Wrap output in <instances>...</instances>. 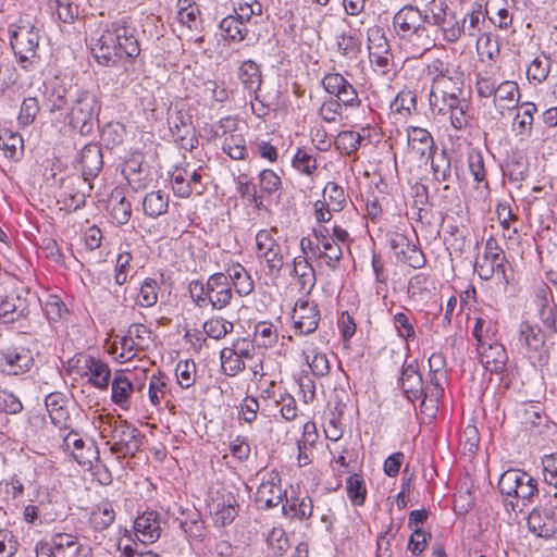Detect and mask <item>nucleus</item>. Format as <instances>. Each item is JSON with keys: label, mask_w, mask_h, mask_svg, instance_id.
I'll return each mask as SVG.
<instances>
[{"label": "nucleus", "mask_w": 557, "mask_h": 557, "mask_svg": "<svg viewBox=\"0 0 557 557\" xmlns=\"http://www.w3.org/2000/svg\"><path fill=\"white\" fill-rule=\"evenodd\" d=\"M79 161L85 180L97 176L103 165L100 146L97 144L85 145L81 151Z\"/></svg>", "instance_id": "nucleus-24"}, {"label": "nucleus", "mask_w": 557, "mask_h": 557, "mask_svg": "<svg viewBox=\"0 0 557 557\" xmlns=\"http://www.w3.org/2000/svg\"><path fill=\"white\" fill-rule=\"evenodd\" d=\"M50 8L63 23L71 24L78 17V7L71 0H50Z\"/></svg>", "instance_id": "nucleus-52"}, {"label": "nucleus", "mask_w": 557, "mask_h": 557, "mask_svg": "<svg viewBox=\"0 0 557 557\" xmlns=\"http://www.w3.org/2000/svg\"><path fill=\"white\" fill-rule=\"evenodd\" d=\"M0 149L8 159L17 160L23 153V138L10 129L0 132Z\"/></svg>", "instance_id": "nucleus-37"}, {"label": "nucleus", "mask_w": 557, "mask_h": 557, "mask_svg": "<svg viewBox=\"0 0 557 557\" xmlns=\"http://www.w3.org/2000/svg\"><path fill=\"white\" fill-rule=\"evenodd\" d=\"M321 84L326 92L337 99L350 83L339 73H330L322 78Z\"/></svg>", "instance_id": "nucleus-64"}, {"label": "nucleus", "mask_w": 557, "mask_h": 557, "mask_svg": "<svg viewBox=\"0 0 557 557\" xmlns=\"http://www.w3.org/2000/svg\"><path fill=\"white\" fill-rule=\"evenodd\" d=\"M33 357L25 348H12L0 351V371L8 375L25 373L33 366Z\"/></svg>", "instance_id": "nucleus-15"}, {"label": "nucleus", "mask_w": 557, "mask_h": 557, "mask_svg": "<svg viewBox=\"0 0 557 557\" xmlns=\"http://www.w3.org/2000/svg\"><path fill=\"white\" fill-rule=\"evenodd\" d=\"M539 483L531 474L519 469L505 471L498 481V490L503 496L507 512H523L533 504L539 495Z\"/></svg>", "instance_id": "nucleus-2"}, {"label": "nucleus", "mask_w": 557, "mask_h": 557, "mask_svg": "<svg viewBox=\"0 0 557 557\" xmlns=\"http://www.w3.org/2000/svg\"><path fill=\"white\" fill-rule=\"evenodd\" d=\"M45 405L51 422L60 430L71 428V414L67 409V398L59 392L50 393L45 398Z\"/></svg>", "instance_id": "nucleus-18"}, {"label": "nucleus", "mask_w": 557, "mask_h": 557, "mask_svg": "<svg viewBox=\"0 0 557 557\" xmlns=\"http://www.w3.org/2000/svg\"><path fill=\"white\" fill-rule=\"evenodd\" d=\"M196 372V364L194 361L181 360L176 364L175 374L177 382L182 388H189L195 383L194 374Z\"/></svg>", "instance_id": "nucleus-63"}, {"label": "nucleus", "mask_w": 557, "mask_h": 557, "mask_svg": "<svg viewBox=\"0 0 557 557\" xmlns=\"http://www.w3.org/2000/svg\"><path fill=\"white\" fill-rule=\"evenodd\" d=\"M225 40H230L233 42H240L243 41L247 34L248 29L247 26L238 20V17H235L234 15H227L225 16L219 25Z\"/></svg>", "instance_id": "nucleus-36"}, {"label": "nucleus", "mask_w": 557, "mask_h": 557, "mask_svg": "<svg viewBox=\"0 0 557 557\" xmlns=\"http://www.w3.org/2000/svg\"><path fill=\"white\" fill-rule=\"evenodd\" d=\"M222 149L233 160H244L247 156L246 141L240 134L226 136Z\"/></svg>", "instance_id": "nucleus-47"}, {"label": "nucleus", "mask_w": 557, "mask_h": 557, "mask_svg": "<svg viewBox=\"0 0 557 557\" xmlns=\"http://www.w3.org/2000/svg\"><path fill=\"white\" fill-rule=\"evenodd\" d=\"M438 114H447L450 113V122L454 128L462 129L469 123L468 116V103L466 100L458 101L457 104L450 107H440L436 110Z\"/></svg>", "instance_id": "nucleus-42"}, {"label": "nucleus", "mask_w": 557, "mask_h": 557, "mask_svg": "<svg viewBox=\"0 0 557 557\" xmlns=\"http://www.w3.org/2000/svg\"><path fill=\"white\" fill-rule=\"evenodd\" d=\"M159 284L154 278L147 277L140 287L137 302L140 307H152L158 301Z\"/></svg>", "instance_id": "nucleus-58"}, {"label": "nucleus", "mask_w": 557, "mask_h": 557, "mask_svg": "<svg viewBox=\"0 0 557 557\" xmlns=\"http://www.w3.org/2000/svg\"><path fill=\"white\" fill-rule=\"evenodd\" d=\"M463 34L462 39L467 40V44L476 42V38L483 34V27L485 24V17L482 11H472L462 16Z\"/></svg>", "instance_id": "nucleus-33"}, {"label": "nucleus", "mask_w": 557, "mask_h": 557, "mask_svg": "<svg viewBox=\"0 0 557 557\" xmlns=\"http://www.w3.org/2000/svg\"><path fill=\"white\" fill-rule=\"evenodd\" d=\"M125 128L119 122H110L101 131V138L107 147H115L123 143Z\"/></svg>", "instance_id": "nucleus-60"}, {"label": "nucleus", "mask_w": 557, "mask_h": 557, "mask_svg": "<svg viewBox=\"0 0 557 557\" xmlns=\"http://www.w3.org/2000/svg\"><path fill=\"white\" fill-rule=\"evenodd\" d=\"M267 544L274 557H282L289 548V542L282 528H273L267 537Z\"/></svg>", "instance_id": "nucleus-50"}, {"label": "nucleus", "mask_w": 557, "mask_h": 557, "mask_svg": "<svg viewBox=\"0 0 557 557\" xmlns=\"http://www.w3.org/2000/svg\"><path fill=\"white\" fill-rule=\"evenodd\" d=\"M136 533L143 536V542L153 543L161 534L159 522L157 521V513L153 511L145 512L143 516L137 517L134 522Z\"/></svg>", "instance_id": "nucleus-28"}, {"label": "nucleus", "mask_w": 557, "mask_h": 557, "mask_svg": "<svg viewBox=\"0 0 557 557\" xmlns=\"http://www.w3.org/2000/svg\"><path fill=\"white\" fill-rule=\"evenodd\" d=\"M519 96L517 83L505 81L497 85L494 95V102L500 112L511 110L518 107Z\"/></svg>", "instance_id": "nucleus-26"}, {"label": "nucleus", "mask_w": 557, "mask_h": 557, "mask_svg": "<svg viewBox=\"0 0 557 557\" xmlns=\"http://www.w3.org/2000/svg\"><path fill=\"white\" fill-rule=\"evenodd\" d=\"M536 112L534 103L525 102L518 108V112L512 122V132L516 135L525 137L531 135L533 125V114Z\"/></svg>", "instance_id": "nucleus-31"}, {"label": "nucleus", "mask_w": 557, "mask_h": 557, "mask_svg": "<svg viewBox=\"0 0 557 557\" xmlns=\"http://www.w3.org/2000/svg\"><path fill=\"white\" fill-rule=\"evenodd\" d=\"M220 359L223 372L228 376H235L245 369V363L235 352V348H223L220 352Z\"/></svg>", "instance_id": "nucleus-44"}, {"label": "nucleus", "mask_w": 557, "mask_h": 557, "mask_svg": "<svg viewBox=\"0 0 557 557\" xmlns=\"http://www.w3.org/2000/svg\"><path fill=\"white\" fill-rule=\"evenodd\" d=\"M10 40L18 63L27 67V64L37 55L39 30L32 25H18L12 32Z\"/></svg>", "instance_id": "nucleus-7"}, {"label": "nucleus", "mask_w": 557, "mask_h": 557, "mask_svg": "<svg viewBox=\"0 0 557 557\" xmlns=\"http://www.w3.org/2000/svg\"><path fill=\"white\" fill-rule=\"evenodd\" d=\"M113 444L110 450L119 457H134L140 449L143 435L140 431L127 421L114 420L111 431Z\"/></svg>", "instance_id": "nucleus-6"}, {"label": "nucleus", "mask_w": 557, "mask_h": 557, "mask_svg": "<svg viewBox=\"0 0 557 557\" xmlns=\"http://www.w3.org/2000/svg\"><path fill=\"white\" fill-rule=\"evenodd\" d=\"M84 447L85 442L76 431L71 430L63 438V448L71 450L75 460L81 465L86 463L85 456L82 453Z\"/></svg>", "instance_id": "nucleus-61"}, {"label": "nucleus", "mask_w": 557, "mask_h": 557, "mask_svg": "<svg viewBox=\"0 0 557 557\" xmlns=\"http://www.w3.org/2000/svg\"><path fill=\"white\" fill-rule=\"evenodd\" d=\"M362 141L363 137L359 133L344 131L337 135L335 146L342 153L350 156L359 149Z\"/></svg>", "instance_id": "nucleus-43"}, {"label": "nucleus", "mask_w": 557, "mask_h": 557, "mask_svg": "<svg viewBox=\"0 0 557 557\" xmlns=\"http://www.w3.org/2000/svg\"><path fill=\"white\" fill-rule=\"evenodd\" d=\"M315 253L319 258L325 261V264L332 270L336 271L339 268V262L343 258V250L338 243L334 239L315 245Z\"/></svg>", "instance_id": "nucleus-38"}, {"label": "nucleus", "mask_w": 557, "mask_h": 557, "mask_svg": "<svg viewBox=\"0 0 557 557\" xmlns=\"http://www.w3.org/2000/svg\"><path fill=\"white\" fill-rule=\"evenodd\" d=\"M475 46L478 52L482 55H486L490 60H494L499 54L498 39L491 33H483L478 37Z\"/></svg>", "instance_id": "nucleus-59"}, {"label": "nucleus", "mask_w": 557, "mask_h": 557, "mask_svg": "<svg viewBox=\"0 0 557 557\" xmlns=\"http://www.w3.org/2000/svg\"><path fill=\"white\" fill-rule=\"evenodd\" d=\"M472 335L476 341V348L498 341V327L492 320L476 318L472 331Z\"/></svg>", "instance_id": "nucleus-35"}, {"label": "nucleus", "mask_w": 557, "mask_h": 557, "mask_svg": "<svg viewBox=\"0 0 557 557\" xmlns=\"http://www.w3.org/2000/svg\"><path fill=\"white\" fill-rule=\"evenodd\" d=\"M293 273L298 276L302 288L313 287L315 283L314 270L306 258L297 257L294 259Z\"/></svg>", "instance_id": "nucleus-55"}, {"label": "nucleus", "mask_w": 557, "mask_h": 557, "mask_svg": "<svg viewBox=\"0 0 557 557\" xmlns=\"http://www.w3.org/2000/svg\"><path fill=\"white\" fill-rule=\"evenodd\" d=\"M39 111L40 107L37 98H25L21 104L20 113L17 116L18 125L26 127L33 124Z\"/></svg>", "instance_id": "nucleus-57"}, {"label": "nucleus", "mask_w": 557, "mask_h": 557, "mask_svg": "<svg viewBox=\"0 0 557 557\" xmlns=\"http://www.w3.org/2000/svg\"><path fill=\"white\" fill-rule=\"evenodd\" d=\"M237 506L234 496L228 494L227 499H224L216 506V510L214 511L215 522L222 527L232 523L237 516Z\"/></svg>", "instance_id": "nucleus-46"}, {"label": "nucleus", "mask_w": 557, "mask_h": 557, "mask_svg": "<svg viewBox=\"0 0 557 557\" xmlns=\"http://www.w3.org/2000/svg\"><path fill=\"white\" fill-rule=\"evenodd\" d=\"M286 490L281 485V476L276 471L267 472L259 484L255 500L263 509L273 508L283 503Z\"/></svg>", "instance_id": "nucleus-11"}, {"label": "nucleus", "mask_w": 557, "mask_h": 557, "mask_svg": "<svg viewBox=\"0 0 557 557\" xmlns=\"http://www.w3.org/2000/svg\"><path fill=\"white\" fill-rule=\"evenodd\" d=\"M77 85L65 87L61 84H53L47 88L45 97V107L50 113L67 111L72 99V94L77 89Z\"/></svg>", "instance_id": "nucleus-21"}, {"label": "nucleus", "mask_w": 557, "mask_h": 557, "mask_svg": "<svg viewBox=\"0 0 557 557\" xmlns=\"http://www.w3.org/2000/svg\"><path fill=\"white\" fill-rule=\"evenodd\" d=\"M133 392V384L123 374H116L112 382V401L115 405L123 406Z\"/></svg>", "instance_id": "nucleus-45"}, {"label": "nucleus", "mask_w": 557, "mask_h": 557, "mask_svg": "<svg viewBox=\"0 0 557 557\" xmlns=\"http://www.w3.org/2000/svg\"><path fill=\"white\" fill-rule=\"evenodd\" d=\"M370 60L371 63L375 66V70L380 71L381 74H386L391 71L394 63V58L387 48L386 41L383 46H377L376 50L370 49Z\"/></svg>", "instance_id": "nucleus-48"}, {"label": "nucleus", "mask_w": 557, "mask_h": 557, "mask_svg": "<svg viewBox=\"0 0 557 557\" xmlns=\"http://www.w3.org/2000/svg\"><path fill=\"white\" fill-rule=\"evenodd\" d=\"M28 314L27 300L17 294L0 296V318L14 321Z\"/></svg>", "instance_id": "nucleus-25"}, {"label": "nucleus", "mask_w": 557, "mask_h": 557, "mask_svg": "<svg viewBox=\"0 0 557 557\" xmlns=\"http://www.w3.org/2000/svg\"><path fill=\"white\" fill-rule=\"evenodd\" d=\"M169 208V195L162 190L148 193L143 200L144 213L156 219L166 213Z\"/></svg>", "instance_id": "nucleus-32"}, {"label": "nucleus", "mask_w": 557, "mask_h": 557, "mask_svg": "<svg viewBox=\"0 0 557 557\" xmlns=\"http://www.w3.org/2000/svg\"><path fill=\"white\" fill-rule=\"evenodd\" d=\"M225 276L228 277V282L238 295L247 296L253 290V282L242 264L236 263L228 268Z\"/></svg>", "instance_id": "nucleus-30"}, {"label": "nucleus", "mask_w": 557, "mask_h": 557, "mask_svg": "<svg viewBox=\"0 0 557 557\" xmlns=\"http://www.w3.org/2000/svg\"><path fill=\"white\" fill-rule=\"evenodd\" d=\"M391 249L398 261L408 265L420 269L425 263V258L420 248L410 240L405 234L394 232L388 235Z\"/></svg>", "instance_id": "nucleus-12"}, {"label": "nucleus", "mask_w": 557, "mask_h": 557, "mask_svg": "<svg viewBox=\"0 0 557 557\" xmlns=\"http://www.w3.org/2000/svg\"><path fill=\"white\" fill-rule=\"evenodd\" d=\"M85 368L90 374L89 382L99 389H107L110 383L111 371L109 366L100 359L87 357Z\"/></svg>", "instance_id": "nucleus-29"}, {"label": "nucleus", "mask_w": 557, "mask_h": 557, "mask_svg": "<svg viewBox=\"0 0 557 557\" xmlns=\"http://www.w3.org/2000/svg\"><path fill=\"white\" fill-rule=\"evenodd\" d=\"M528 529L539 537L549 539L557 532V506L549 504L534 507L527 518Z\"/></svg>", "instance_id": "nucleus-10"}, {"label": "nucleus", "mask_w": 557, "mask_h": 557, "mask_svg": "<svg viewBox=\"0 0 557 557\" xmlns=\"http://www.w3.org/2000/svg\"><path fill=\"white\" fill-rule=\"evenodd\" d=\"M177 8L178 21L189 29L196 28L198 16L200 14L196 3H191L190 0H178Z\"/></svg>", "instance_id": "nucleus-54"}, {"label": "nucleus", "mask_w": 557, "mask_h": 557, "mask_svg": "<svg viewBox=\"0 0 557 557\" xmlns=\"http://www.w3.org/2000/svg\"><path fill=\"white\" fill-rule=\"evenodd\" d=\"M273 232L277 231L275 228L260 230L256 234V249L257 258L268 269V275L277 277L284 265V256L282 246L272 235Z\"/></svg>", "instance_id": "nucleus-4"}, {"label": "nucleus", "mask_w": 557, "mask_h": 557, "mask_svg": "<svg viewBox=\"0 0 557 557\" xmlns=\"http://www.w3.org/2000/svg\"><path fill=\"white\" fill-rule=\"evenodd\" d=\"M438 28L442 33L443 40L447 44H456L462 39V17H458L455 13L449 14V16L444 20V23L438 25Z\"/></svg>", "instance_id": "nucleus-39"}, {"label": "nucleus", "mask_w": 557, "mask_h": 557, "mask_svg": "<svg viewBox=\"0 0 557 557\" xmlns=\"http://www.w3.org/2000/svg\"><path fill=\"white\" fill-rule=\"evenodd\" d=\"M238 78L249 92H257L262 83L259 65L252 60L243 62L238 71Z\"/></svg>", "instance_id": "nucleus-34"}, {"label": "nucleus", "mask_w": 557, "mask_h": 557, "mask_svg": "<svg viewBox=\"0 0 557 557\" xmlns=\"http://www.w3.org/2000/svg\"><path fill=\"white\" fill-rule=\"evenodd\" d=\"M480 363L491 373L502 372L507 363V352L505 347L498 342H494L476 348Z\"/></svg>", "instance_id": "nucleus-19"}, {"label": "nucleus", "mask_w": 557, "mask_h": 557, "mask_svg": "<svg viewBox=\"0 0 557 557\" xmlns=\"http://www.w3.org/2000/svg\"><path fill=\"white\" fill-rule=\"evenodd\" d=\"M518 335L519 343L527 349L528 358L533 366H544L548 362L549 348L539 325L522 321Z\"/></svg>", "instance_id": "nucleus-5"}, {"label": "nucleus", "mask_w": 557, "mask_h": 557, "mask_svg": "<svg viewBox=\"0 0 557 557\" xmlns=\"http://www.w3.org/2000/svg\"><path fill=\"white\" fill-rule=\"evenodd\" d=\"M233 329L234 325L232 322L220 317L211 318L203 323L205 333L213 339H221L225 337L233 331Z\"/></svg>", "instance_id": "nucleus-53"}, {"label": "nucleus", "mask_w": 557, "mask_h": 557, "mask_svg": "<svg viewBox=\"0 0 557 557\" xmlns=\"http://www.w3.org/2000/svg\"><path fill=\"white\" fill-rule=\"evenodd\" d=\"M168 123L172 135L176 140L182 141L185 149L195 147L194 126L191 116L182 110H173L169 112Z\"/></svg>", "instance_id": "nucleus-16"}, {"label": "nucleus", "mask_w": 557, "mask_h": 557, "mask_svg": "<svg viewBox=\"0 0 557 557\" xmlns=\"http://www.w3.org/2000/svg\"><path fill=\"white\" fill-rule=\"evenodd\" d=\"M462 87L459 79L455 81L444 73L438 74L434 81L430 92V106L433 111L440 107L455 106L460 101Z\"/></svg>", "instance_id": "nucleus-9"}, {"label": "nucleus", "mask_w": 557, "mask_h": 557, "mask_svg": "<svg viewBox=\"0 0 557 557\" xmlns=\"http://www.w3.org/2000/svg\"><path fill=\"white\" fill-rule=\"evenodd\" d=\"M400 385L405 396L410 401L421 398L423 394V380L418 371V364L411 362L404 367L400 376Z\"/></svg>", "instance_id": "nucleus-22"}, {"label": "nucleus", "mask_w": 557, "mask_h": 557, "mask_svg": "<svg viewBox=\"0 0 557 557\" xmlns=\"http://www.w3.org/2000/svg\"><path fill=\"white\" fill-rule=\"evenodd\" d=\"M294 327L301 335L313 333L319 325L320 311L317 305L308 301H298L293 313Z\"/></svg>", "instance_id": "nucleus-17"}, {"label": "nucleus", "mask_w": 557, "mask_h": 557, "mask_svg": "<svg viewBox=\"0 0 557 557\" xmlns=\"http://www.w3.org/2000/svg\"><path fill=\"white\" fill-rule=\"evenodd\" d=\"M429 22L430 15L423 14L413 5L403 7L393 17L396 34L419 53L430 50L435 45L436 30L428 25Z\"/></svg>", "instance_id": "nucleus-1"}, {"label": "nucleus", "mask_w": 557, "mask_h": 557, "mask_svg": "<svg viewBox=\"0 0 557 557\" xmlns=\"http://www.w3.org/2000/svg\"><path fill=\"white\" fill-rule=\"evenodd\" d=\"M111 25L113 30H120L122 33L121 29H127V33H131L126 34V37L121 36V38L117 40L121 42V52L123 57L129 60L136 59L140 53V46L136 37L135 27L131 24V22L127 18H121L119 21L113 22Z\"/></svg>", "instance_id": "nucleus-23"}, {"label": "nucleus", "mask_w": 557, "mask_h": 557, "mask_svg": "<svg viewBox=\"0 0 557 557\" xmlns=\"http://www.w3.org/2000/svg\"><path fill=\"white\" fill-rule=\"evenodd\" d=\"M322 201L334 212H341L346 205L343 187L334 182H329L324 187Z\"/></svg>", "instance_id": "nucleus-41"}, {"label": "nucleus", "mask_w": 557, "mask_h": 557, "mask_svg": "<svg viewBox=\"0 0 557 557\" xmlns=\"http://www.w3.org/2000/svg\"><path fill=\"white\" fill-rule=\"evenodd\" d=\"M71 96L72 99L66 113L69 126L82 136H88L98 124L101 101L95 92L79 86Z\"/></svg>", "instance_id": "nucleus-3"}, {"label": "nucleus", "mask_w": 557, "mask_h": 557, "mask_svg": "<svg viewBox=\"0 0 557 557\" xmlns=\"http://www.w3.org/2000/svg\"><path fill=\"white\" fill-rule=\"evenodd\" d=\"M50 542L54 557H77L83 548L76 536L69 533H57Z\"/></svg>", "instance_id": "nucleus-27"}, {"label": "nucleus", "mask_w": 557, "mask_h": 557, "mask_svg": "<svg viewBox=\"0 0 557 557\" xmlns=\"http://www.w3.org/2000/svg\"><path fill=\"white\" fill-rule=\"evenodd\" d=\"M113 30L110 25L101 36L92 44L91 51L97 62L101 65H113L116 64L117 60L123 58L121 52V42L117 40L122 37H126L127 29Z\"/></svg>", "instance_id": "nucleus-8"}, {"label": "nucleus", "mask_w": 557, "mask_h": 557, "mask_svg": "<svg viewBox=\"0 0 557 557\" xmlns=\"http://www.w3.org/2000/svg\"><path fill=\"white\" fill-rule=\"evenodd\" d=\"M408 153L418 162H426L434 153V140L431 133L421 127L407 129Z\"/></svg>", "instance_id": "nucleus-13"}, {"label": "nucleus", "mask_w": 557, "mask_h": 557, "mask_svg": "<svg viewBox=\"0 0 557 557\" xmlns=\"http://www.w3.org/2000/svg\"><path fill=\"white\" fill-rule=\"evenodd\" d=\"M149 399L152 405L158 406L162 398L169 393V379L162 372L153 374L149 382Z\"/></svg>", "instance_id": "nucleus-49"}, {"label": "nucleus", "mask_w": 557, "mask_h": 557, "mask_svg": "<svg viewBox=\"0 0 557 557\" xmlns=\"http://www.w3.org/2000/svg\"><path fill=\"white\" fill-rule=\"evenodd\" d=\"M431 168L437 182H447L451 176L450 158L445 150L432 156Z\"/></svg>", "instance_id": "nucleus-51"}, {"label": "nucleus", "mask_w": 557, "mask_h": 557, "mask_svg": "<svg viewBox=\"0 0 557 557\" xmlns=\"http://www.w3.org/2000/svg\"><path fill=\"white\" fill-rule=\"evenodd\" d=\"M207 298L213 309L222 310L226 308L233 298L232 284L223 272H216L210 275L206 282Z\"/></svg>", "instance_id": "nucleus-14"}, {"label": "nucleus", "mask_w": 557, "mask_h": 557, "mask_svg": "<svg viewBox=\"0 0 557 557\" xmlns=\"http://www.w3.org/2000/svg\"><path fill=\"white\" fill-rule=\"evenodd\" d=\"M505 253H496V256H479L474 262V271L478 273L479 277L484 281L491 280L495 273H500L504 282L508 284L509 277L505 270Z\"/></svg>", "instance_id": "nucleus-20"}, {"label": "nucleus", "mask_w": 557, "mask_h": 557, "mask_svg": "<svg viewBox=\"0 0 557 557\" xmlns=\"http://www.w3.org/2000/svg\"><path fill=\"white\" fill-rule=\"evenodd\" d=\"M552 61L547 55L536 57L528 67V78L537 83L544 82L550 71Z\"/></svg>", "instance_id": "nucleus-56"}, {"label": "nucleus", "mask_w": 557, "mask_h": 557, "mask_svg": "<svg viewBox=\"0 0 557 557\" xmlns=\"http://www.w3.org/2000/svg\"><path fill=\"white\" fill-rule=\"evenodd\" d=\"M346 492L354 506H363L367 497L364 479L359 474L349 475L346 479Z\"/></svg>", "instance_id": "nucleus-40"}, {"label": "nucleus", "mask_w": 557, "mask_h": 557, "mask_svg": "<svg viewBox=\"0 0 557 557\" xmlns=\"http://www.w3.org/2000/svg\"><path fill=\"white\" fill-rule=\"evenodd\" d=\"M448 5L446 0H432L428 3L425 11L423 14L430 15V22L428 25L432 28V26H438L441 23H444L449 15L447 13Z\"/></svg>", "instance_id": "nucleus-62"}]
</instances>
